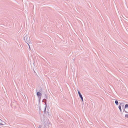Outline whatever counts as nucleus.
<instances>
[{
    "label": "nucleus",
    "instance_id": "nucleus-1",
    "mask_svg": "<svg viewBox=\"0 0 128 128\" xmlns=\"http://www.w3.org/2000/svg\"><path fill=\"white\" fill-rule=\"evenodd\" d=\"M24 40L25 41V42L27 43V44L28 45L29 48H30V45H29V44L27 42L29 43L30 42H31V41H30V36H29L26 35L25 36L24 38Z\"/></svg>",
    "mask_w": 128,
    "mask_h": 128
},
{
    "label": "nucleus",
    "instance_id": "nucleus-2",
    "mask_svg": "<svg viewBox=\"0 0 128 128\" xmlns=\"http://www.w3.org/2000/svg\"><path fill=\"white\" fill-rule=\"evenodd\" d=\"M78 95H79V96L81 100H82V101L83 102V98L82 96V94H81L80 93V92L78 90Z\"/></svg>",
    "mask_w": 128,
    "mask_h": 128
},
{
    "label": "nucleus",
    "instance_id": "nucleus-3",
    "mask_svg": "<svg viewBox=\"0 0 128 128\" xmlns=\"http://www.w3.org/2000/svg\"><path fill=\"white\" fill-rule=\"evenodd\" d=\"M36 95L38 97L41 96L42 94L40 92H38L36 93Z\"/></svg>",
    "mask_w": 128,
    "mask_h": 128
},
{
    "label": "nucleus",
    "instance_id": "nucleus-4",
    "mask_svg": "<svg viewBox=\"0 0 128 128\" xmlns=\"http://www.w3.org/2000/svg\"><path fill=\"white\" fill-rule=\"evenodd\" d=\"M47 126L46 128H47L48 126V128L50 127L51 126V124H50L49 122H46Z\"/></svg>",
    "mask_w": 128,
    "mask_h": 128
},
{
    "label": "nucleus",
    "instance_id": "nucleus-5",
    "mask_svg": "<svg viewBox=\"0 0 128 128\" xmlns=\"http://www.w3.org/2000/svg\"><path fill=\"white\" fill-rule=\"evenodd\" d=\"M45 104L46 105V106H45L44 109V112H46V107H47L46 103V102H45Z\"/></svg>",
    "mask_w": 128,
    "mask_h": 128
},
{
    "label": "nucleus",
    "instance_id": "nucleus-6",
    "mask_svg": "<svg viewBox=\"0 0 128 128\" xmlns=\"http://www.w3.org/2000/svg\"><path fill=\"white\" fill-rule=\"evenodd\" d=\"M118 100H116L115 102L116 104L117 105H118Z\"/></svg>",
    "mask_w": 128,
    "mask_h": 128
},
{
    "label": "nucleus",
    "instance_id": "nucleus-7",
    "mask_svg": "<svg viewBox=\"0 0 128 128\" xmlns=\"http://www.w3.org/2000/svg\"><path fill=\"white\" fill-rule=\"evenodd\" d=\"M118 108H119L120 111L121 112H122V110L121 109V106L119 105L118 107Z\"/></svg>",
    "mask_w": 128,
    "mask_h": 128
},
{
    "label": "nucleus",
    "instance_id": "nucleus-8",
    "mask_svg": "<svg viewBox=\"0 0 128 128\" xmlns=\"http://www.w3.org/2000/svg\"><path fill=\"white\" fill-rule=\"evenodd\" d=\"M2 121L1 119H0V126L1 125H4V124L1 123Z\"/></svg>",
    "mask_w": 128,
    "mask_h": 128
},
{
    "label": "nucleus",
    "instance_id": "nucleus-9",
    "mask_svg": "<svg viewBox=\"0 0 128 128\" xmlns=\"http://www.w3.org/2000/svg\"><path fill=\"white\" fill-rule=\"evenodd\" d=\"M128 108V104H126L124 106V108Z\"/></svg>",
    "mask_w": 128,
    "mask_h": 128
},
{
    "label": "nucleus",
    "instance_id": "nucleus-10",
    "mask_svg": "<svg viewBox=\"0 0 128 128\" xmlns=\"http://www.w3.org/2000/svg\"><path fill=\"white\" fill-rule=\"evenodd\" d=\"M44 98H45L46 99L48 98V97L47 96L46 94L44 93Z\"/></svg>",
    "mask_w": 128,
    "mask_h": 128
},
{
    "label": "nucleus",
    "instance_id": "nucleus-11",
    "mask_svg": "<svg viewBox=\"0 0 128 128\" xmlns=\"http://www.w3.org/2000/svg\"><path fill=\"white\" fill-rule=\"evenodd\" d=\"M46 100L45 98L43 99L42 102H44L45 103V102H46Z\"/></svg>",
    "mask_w": 128,
    "mask_h": 128
},
{
    "label": "nucleus",
    "instance_id": "nucleus-12",
    "mask_svg": "<svg viewBox=\"0 0 128 128\" xmlns=\"http://www.w3.org/2000/svg\"><path fill=\"white\" fill-rule=\"evenodd\" d=\"M124 103L123 102H120V105L121 106H122L123 105H124Z\"/></svg>",
    "mask_w": 128,
    "mask_h": 128
},
{
    "label": "nucleus",
    "instance_id": "nucleus-13",
    "mask_svg": "<svg viewBox=\"0 0 128 128\" xmlns=\"http://www.w3.org/2000/svg\"><path fill=\"white\" fill-rule=\"evenodd\" d=\"M123 112H125L126 113H128V112L126 111V110H125V108H124V109H123Z\"/></svg>",
    "mask_w": 128,
    "mask_h": 128
},
{
    "label": "nucleus",
    "instance_id": "nucleus-14",
    "mask_svg": "<svg viewBox=\"0 0 128 128\" xmlns=\"http://www.w3.org/2000/svg\"><path fill=\"white\" fill-rule=\"evenodd\" d=\"M125 117L126 118H128V114H126L125 115Z\"/></svg>",
    "mask_w": 128,
    "mask_h": 128
},
{
    "label": "nucleus",
    "instance_id": "nucleus-15",
    "mask_svg": "<svg viewBox=\"0 0 128 128\" xmlns=\"http://www.w3.org/2000/svg\"><path fill=\"white\" fill-rule=\"evenodd\" d=\"M122 109H123L124 108V105H123L122 106Z\"/></svg>",
    "mask_w": 128,
    "mask_h": 128
},
{
    "label": "nucleus",
    "instance_id": "nucleus-16",
    "mask_svg": "<svg viewBox=\"0 0 128 128\" xmlns=\"http://www.w3.org/2000/svg\"><path fill=\"white\" fill-rule=\"evenodd\" d=\"M38 98H39V101H40V100L41 96L38 97Z\"/></svg>",
    "mask_w": 128,
    "mask_h": 128
},
{
    "label": "nucleus",
    "instance_id": "nucleus-17",
    "mask_svg": "<svg viewBox=\"0 0 128 128\" xmlns=\"http://www.w3.org/2000/svg\"><path fill=\"white\" fill-rule=\"evenodd\" d=\"M42 126L41 125H39V126L38 128H41V127H42Z\"/></svg>",
    "mask_w": 128,
    "mask_h": 128
},
{
    "label": "nucleus",
    "instance_id": "nucleus-18",
    "mask_svg": "<svg viewBox=\"0 0 128 128\" xmlns=\"http://www.w3.org/2000/svg\"><path fill=\"white\" fill-rule=\"evenodd\" d=\"M44 124H45L44 125V127H46V122H44Z\"/></svg>",
    "mask_w": 128,
    "mask_h": 128
},
{
    "label": "nucleus",
    "instance_id": "nucleus-19",
    "mask_svg": "<svg viewBox=\"0 0 128 128\" xmlns=\"http://www.w3.org/2000/svg\"><path fill=\"white\" fill-rule=\"evenodd\" d=\"M39 110H40V111H41V109H40V108H39Z\"/></svg>",
    "mask_w": 128,
    "mask_h": 128
},
{
    "label": "nucleus",
    "instance_id": "nucleus-20",
    "mask_svg": "<svg viewBox=\"0 0 128 128\" xmlns=\"http://www.w3.org/2000/svg\"><path fill=\"white\" fill-rule=\"evenodd\" d=\"M2 122H4V123H3V124H6V123H5V122H4V121H2Z\"/></svg>",
    "mask_w": 128,
    "mask_h": 128
},
{
    "label": "nucleus",
    "instance_id": "nucleus-21",
    "mask_svg": "<svg viewBox=\"0 0 128 128\" xmlns=\"http://www.w3.org/2000/svg\"><path fill=\"white\" fill-rule=\"evenodd\" d=\"M40 114H41V113L40 112Z\"/></svg>",
    "mask_w": 128,
    "mask_h": 128
},
{
    "label": "nucleus",
    "instance_id": "nucleus-22",
    "mask_svg": "<svg viewBox=\"0 0 128 128\" xmlns=\"http://www.w3.org/2000/svg\"><path fill=\"white\" fill-rule=\"evenodd\" d=\"M1 24L0 23V24Z\"/></svg>",
    "mask_w": 128,
    "mask_h": 128
}]
</instances>
